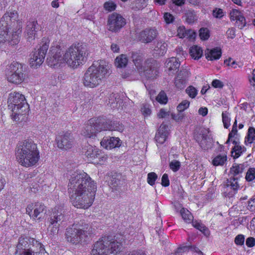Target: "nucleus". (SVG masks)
I'll return each mask as SVG.
<instances>
[{"instance_id": "nucleus-57", "label": "nucleus", "mask_w": 255, "mask_h": 255, "mask_svg": "<svg viewBox=\"0 0 255 255\" xmlns=\"http://www.w3.org/2000/svg\"><path fill=\"white\" fill-rule=\"evenodd\" d=\"M187 30L184 26H180L177 29V36L180 38H184Z\"/></svg>"}, {"instance_id": "nucleus-12", "label": "nucleus", "mask_w": 255, "mask_h": 255, "mask_svg": "<svg viewBox=\"0 0 255 255\" xmlns=\"http://www.w3.org/2000/svg\"><path fill=\"white\" fill-rule=\"evenodd\" d=\"M126 23V19L121 15L113 13L109 15L107 28L112 32L119 31Z\"/></svg>"}, {"instance_id": "nucleus-28", "label": "nucleus", "mask_w": 255, "mask_h": 255, "mask_svg": "<svg viewBox=\"0 0 255 255\" xmlns=\"http://www.w3.org/2000/svg\"><path fill=\"white\" fill-rule=\"evenodd\" d=\"M180 66V62L176 58L172 57L166 62V67L168 69L169 75L174 74Z\"/></svg>"}, {"instance_id": "nucleus-43", "label": "nucleus", "mask_w": 255, "mask_h": 255, "mask_svg": "<svg viewBox=\"0 0 255 255\" xmlns=\"http://www.w3.org/2000/svg\"><path fill=\"white\" fill-rule=\"evenodd\" d=\"M233 143L235 144L234 147L233 148V150L235 152V157L238 158L244 151L243 147L240 146L238 142L236 140H234Z\"/></svg>"}, {"instance_id": "nucleus-10", "label": "nucleus", "mask_w": 255, "mask_h": 255, "mask_svg": "<svg viewBox=\"0 0 255 255\" xmlns=\"http://www.w3.org/2000/svg\"><path fill=\"white\" fill-rule=\"evenodd\" d=\"M102 118L91 119L82 131V134L89 138H93L96 133L103 130Z\"/></svg>"}, {"instance_id": "nucleus-7", "label": "nucleus", "mask_w": 255, "mask_h": 255, "mask_svg": "<svg viewBox=\"0 0 255 255\" xmlns=\"http://www.w3.org/2000/svg\"><path fill=\"white\" fill-rule=\"evenodd\" d=\"M15 255H48L39 241L29 237H20L16 246Z\"/></svg>"}, {"instance_id": "nucleus-56", "label": "nucleus", "mask_w": 255, "mask_h": 255, "mask_svg": "<svg viewBox=\"0 0 255 255\" xmlns=\"http://www.w3.org/2000/svg\"><path fill=\"white\" fill-rule=\"evenodd\" d=\"M224 63L227 66H230L232 68L235 69L237 68V64L236 62L233 60L231 58L225 60Z\"/></svg>"}, {"instance_id": "nucleus-8", "label": "nucleus", "mask_w": 255, "mask_h": 255, "mask_svg": "<svg viewBox=\"0 0 255 255\" xmlns=\"http://www.w3.org/2000/svg\"><path fill=\"white\" fill-rule=\"evenodd\" d=\"M122 245L111 236L102 237L93 246L91 255H116Z\"/></svg>"}, {"instance_id": "nucleus-42", "label": "nucleus", "mask_w": 255, "mask_h": 255, "mask_svg": "<svg viewBox=\"0 0 255 255\" xmlns=\"http://www.w3.org/2000/svg\"><path fill=\"white\" fill-rule=\"evenodd\" d=\"M47 225V232L49 235L54 236L58 234L60 225L51 223H46Z\"/></svg>"}, {"instance_id": "nucleus-6", "label": "nucleus", "mask_w": 255, "mask_h": 255, "mask_svg": "<svg viewBox=\"0 0 255 255\" xmlns=\"http://www.w3.org/2000/svg\"><path fill=\"white\" fill-rule=\"evenodd\" d=\"M92 233L91 226L83 221L75 223L68 227L66 230L65 237L67 241L73 244L85 242Z\"/></svg>"}, {"instance_id": "nucleus-1", "label": "nucleus", "mask_w": 255, "mask_h": 255, "mask_svg": "<svg viewBox=\"0 0 255 255\" xmlns=\"http://www.w3.org/2000/svg\"><path fill=\"white\" fill-rule=\"evenodd\" d=\"M68 193L74 206L87 209L95 199L97 191L96 183L89 175L83 171L75 172L68 183Z\"/></svg>"}, {"instance_id": "nucleus-18", "label": "nucleus", "mask_w": 255, "mask_h": 255, "mask_svg": "<svg viewBox=\"0 0 255 255\" xmlns=\"http://www.w3.org/2000/svg\"><path fill=\"white\" fill-rule=\"evenodd\" d=\"M208 130L202 131L195 137L196 141L204 150H207L212 146L213 139L208 134Z\"/></svg>"}, {"instance_id": "nucleus-15", "label": "nucleus", "mask_w": 255, "mask_h": 255, "mask_svg": "<svg viewBox=\"0 0 255 255\" xmlns=\"http://www.w3.org/2000/svg\"><path fill=\"white\" fill-rule=\"evenodd\" d=\"M57 147L62 149L71 148L73 144V137L70 133L62 132L56 137Z\"/></svg>"}, {"instance_id": "nucleus-37", "label": "nucleus", "mask_w": 255, "mask_h": 255, "mask_svg": "<svg viewBox=\"0 0 255 255\" xmlns=\"http://www.w3.org/2000/svg\"><path fill=\"white\" fill-rule=\"evenodd\" d=\"M128 59L126 55L121 54L115 59V65L118 68L125 67L128 64Z\"/></svg>"}, {"instance_id": "nucleus-30", "label": "nucleus", "mask_w": 255, "mask_h": 255, "mask_svg": "<svg viewBox=\"0 0 255 255\" xmlns=\"http://www.w3.org/2000/svg\"><path fill=\"white\" fill-rule=\"evenodd\" d=\"M129 56L137 70H142L143 59L142 54L140 52H131Z\"/></svg>"}, {"instance_id": "nucleus-60", "label": "nucleus", "mask_w": 255, "mask_h": 255, "mask_svg": "<svg viewBox=\"0 0 255 255\" xmlns=\"http://www.w3.org/2000/svg\"><path fill=\"white\" fill-rule=\"evenodd\" d=\"M230 15L231 19L235 20L241 15V12L238 10L233 9L230 12Z\"/></svg>"}, {"instance_id": "nucleus-45", "label": "nucleus", "mask_w": 255, "mask_h": 255, "mask_svg": "<svg viewBox=\"0 0 255 255\" xmlns=\"http://www.w3.org/2000/svg\"><path fill=\"white\" fill-rule=\"evenodd\" d=\"M140 111L144 117H148L151 114L150 106L148 104H143L141 106Z\"/></svg>"}, {"instance_id": "nucleus-34", "label": "nucleus", "mask_w": 255, "mask_h": 255, "mask_svg": "<svg viewBox=\"0 0 255 255\" xmlns=\"http://www.w3.org/2000/svg\"><path fill=\"white\" fill-rule=\"evenodd\" d=\"M193 226L196 229L199 230L205 236H208L210 234V231L207 227H206L204 224H203L200 221H197L193 220L191 222Z\"/></svg>"}, {"instance_id": "nucleus-32", "label": "nucleus", "mask_w": 255, "mask_h": 255, "mask_svg": "<svg viewBox=\"0 0 255 255\" xmlns=\"http://www.w3.org/2000/svg\"><path fill=\"white\" fill-rule=\"evenodd\" d=\"M147 0H131L130 7L134 10H141L146 6Z\"/></svg>"}, {"instance_id": "nucleus-23", "label": "nucleus", "mask_w": 255, "mask_h": 255, "mask_svg": "<svg viewBox=\"0 0 255 255\" xmlns=\"http://www.w3.org/2000/svg\"><path fill=\"white\" fill-rule=\"evenodd\" d=\"M103 130H117L122 132L124 130V126L117 121H112L102 118Z\"/></svg>"}, {"instance_id": "nucleus-11", "label": "nucleus", "mask_w": 255, "mask_h": 255, "mask_svg": "<svg viewBox=\"0 0 255 255\" xmlns=\"http://www.w3.org/2000/svg\"><path fill=\"white\" fill-rule=\"evenodd\" d=\"M48 48L49 42H45L38 50L33 53L29 60L31 67L36 68L42 64Z\"/></svg>"}, {"instance_id": "nucleus-21", "label": "nucleus", "mask_w": 255, "mask_h": 255, "mask_svg": "<svg viewBox=\"0 0 255 255\" xmlns=\"http://www.w3.org/2000/svg\"><path fill=\"white\" fill-rule=\"evenodd\" d=\"M189 72L186 69L180 70L174 79V85L178 89H184L187 84Z\"/></svg>"}, {"instance_id": "nucleus-41", "label": "nucleus", "mask_w": 255, "mask_h": 255, "mask_svg": "<svg viewBox=\"0 0 255 255\" xmlns=\"http://www.w3.org/2000/svg\"><path fill=\"white\" fill-rule=\"evenodd\" d=\"M180 214L182 219L187 223H191L193 220V217L190 212L184 208L181 209Z\"/></svg>"}, {"instance_id": "nucleus-9", "label": "nucleus", "mask_w": 255, "mask_h": 255, "mask_svg": "<svg viewBox=\"0 0 255 255\" xmlns=\"http://www.w3.org/2000/svg\"><path fill=\"white\" fill-rule=\"evenodd\" d=\"M5 72L7 80L16 85L22 83L27 77L25 65L16 61L7 65Z\"/></svg>"}, {"instance_id": "nucleus-52", "label": "nucleus", "mask_w": 255, "mask_h": 255, "mask_svg": "<svg viewBox=\"0 0 255 255\" xmlns=\"http://www.w3.org/2000/svg\"><path fill=\"white\" fill-rule=\"evenodd\" d=\"M190 105V102L187 100L183 101L177 107V110L178 112H183L185 110L187 109Z\"/></svg>"}, {"instance_id": "nucleus-59", "label": "nucleus", "mask_w": 255, "mask_h": 255, "mask_svg": "<svg viewBox=\"0 0 255 255\" xmlns=\"http://www.w3.org/2000/svg\"><path fill=\"white\" fill-rule=\"evenodd\" d=\"M171 116L172 118L177 122L182 121L184 118V115L182 112H179L177 115L172 114Z\"/></svg>"}, {"instance_id": "nucleus-31", "label": "nucleus", "mask_w": 255, "mask_h": 255, "mask_svg": "<svg viewBox=\"0 0 255 255\" xmlns=\"http://www.w3.org/2000/svg\"><path fill=\"white\" fill-rule=\"evenodd\" d=\"M167 44L164 41H158L155 46L153 51L154 54L158 56L163 55L167 51Z\"/></svg>"}, {"instance_id": "nucleus-35", "label": "nucleus", "mask_w": 255, "mask_h": 255, "mask_svg": "<svg viewBox=\"0 0 255 255\" xmlns=\"http://www.w3.org/2000/svg\"><path fill=\"white\" fill-rule=\"evenodd\" d=\"M190 55L192 58L198 60L203 55L202 48L197 45H194L190 48Z\"/></svg>"}, {"instance_id": "nucleus-40", "label": "nucleus", "mask_w": 255, "mask_h": 255, "mask_svg": "<svg viewBox=\"0 0 255 255\" xmlns=\"http://www.w3.org/2000/svg\"><path fill=\"white\" fill-rule=\"evenodd\" d=\"M255 141V128L250 127L248 129L247 135L245 138L246 144H251Z\"/></svg>"}, {"instance_id": "nucleus-55", "label": "nucleus", "mask_w": 255, "mask_h": 255, "mask_svg": "<svg viewBox=\"0 0 255 255\" xmlns=\"http://www.w3.org/2000/svg\"><path fill=\"white\" fill-rule=\"evenodd\" d=\"M184 35V38L189 39L190 40H193L195 38L196 33L192 30L189 29L186 30Z\"/></svg>"}, {"instance_id": "nucleus-29", "label": "nucleus", "mask_w": 255, "mask_h": 255, "mask_svg": "<svg viewBox=\"0 0 255 255\" xmlns=\"http://www.w3.org/2000/svg\"><path fill=\"white\" fill-rule=\"evenodd\" d=\"M222 55V51L221 48L216 47L212 49H207L205 51L206 58L211 61L216 60L219 59Z\"/></svg>"}, {"instance_id": "nucleus-5", "label": "nucleus", "mask_w": 255, "mask_h": 255, "mask_svg": "<svg viewBox=\"0 0 255 255\" xmlns=\"http://www.w3.org/2000/svg\"><path fill=\"white\" fill-rule=\"evenodd\" d=\"M7 104L8 108L11 109V117L13 121L20 123L25 120L29 106L24 95L16 92L10 93Z\"/></svg>"}, {"instance_id": "nucleus-44", "label": "nucleus", "mask_w": 255, "mask_h": 255, "mask_svg": "<svg viewBox=\"0 0 255 255\" xmlns=\"http://www.w3.org/2000/svg\"><path fill=\"white\" fill-rule=\"evenodd\" d=\"M246 180L248 182H251L255 179V168L253 167H250L246 172L245 177Z\"/></svg>"}, {"instance_id": "nucleus-39", "label": "nucleus", "mask_w": 255, "mask_h": 255, "mask_svg": "<svg viewBox=\"0 0 255 255\" xmlns=\"http://www.w3.org/2000/svg\"><path fill=\"white\" fill-rule=\"evenodd\" d=\"M244 169V165L240 164L234 163L230 169V173L233 175V177H236V176L242 173Z\"/></svg>"}, {"instance_id": "nucleus-19", "label": "nucleus", "mask_w": 255, "mask_h": 255, "mask_svg": "<svg viewBox=\"0 0 255 255\" xmlns=\"http://www.w3.org/2000/svg\"><path fill=\"white\" fill-rule=\"evenodd\" d=\"M17 18L18 13L15 10L7 11L2 16L0 22L3 23L5 27L11 29L17 24Z\"/></svg>"}, {"instance_id": "nucleus-58", "label": "nucleus", "mask_w": 255, "mask_h": 255, "mask_svg": "<svg viewBox=\"0 0 255 255\" xmlns=\"http://www.w3.org/2000/svg\"><path fill=\"white\" fill-rule=\"evenodd\" d=\"M164 18L165 21L167 24H169L173 22L174 19V16L168 12H166L164 13Z\"/></svg>"}, {"instance_id": "nucleus-3", "label": "nucleus", "mask_w": 255, "mask_h": 255, "mask_svg": "<svg viewBox=\"0 0 255 255\" xmlns=\"http://www.w3.org/2000/svg\"><path fill=\"white\" fill-rule=\"evenodd\" d=\"M17 161L22 166H35L40 159L37 144L32 140H24L18 144L15 149Z\"/></svg>"}, {"instance_id": "nucleus-54", "label": "nucleus", "mask_w": 255, "mask_h": 255, "mask_svg": "<svg viewBox=\"0 0 255 255\" xmlns=\"http://www.w3.org/2000/svg\"><path fill=\"white\" fill-rule=\"evenodd\" d=\"M104 8L109 11L114 10L116 8V4L112 1H107L104 3Z\"/></svg>"}, {"instance_id": "nucleus-13", "label": "nucleus", "mask_w": 255, "mask_h": 255, "mask_svg": "<svg viewBox=\"0 0 255 255\" xmlns=\"http://www.w3.org/2000/svg\"><path fill=\"white\" fill-rule=\"evenodd\" d=\"M26 212L31 218L40 220L46 212V207L40 202L31 203L27 205Z\"/></svg>"}, {"instance_id": "nucleus-61", "label": "nucleus", "mask_w": 255, "mask_h": 255, "mask_svg": "<svg viewBox=\"0 0 255 255\" xmlns=\"http://www.w3.org/2000/svg\"><path fill=\"white\" fill-rule=\"evenodd\" d=\"M213 15L215 17L221 18L224 15L223 10L221 8H216L213 10Z\"/></svg>"}, {"instance_id": "nucleus-17", "label": "nucleus", "mask_w": 255, "mask_h": 255, "mask_svg": "<svg viewBox=\"0 0 255 255\" xmlns=\"http://www.w3.org/2000/svg\"><path fill=\"white\" fill-rule=\"evenodd\" d=\"M64 220L65 216L62 209L59 207H56L52 210L51 212L49 215L46 223L60 225Z\"/></svg>"}, {"instance_id": "nucleus-26", "label": "nucleus", "mask_w": 255, "mask_h": 255, "mask_svg": "<svg viewBox=\"0 0 255 255\" xmlns=\"http://www.w3.org/2000/svg\"><path fill=\"white\" fill-rule=\"evenodd\" d=\"M168 126L163 123L160 125L155 137L158 143L162 144L166 140L168 134Z\"/></svg>"}, {"instance_id": "nucleus-47", "label": "nucleus", "mask_w": 255, "mask_h": 255, "mask_svg": "<svg viewBox=\"0 0 255 255\" xmlns=\"http://www.w3.org/2000/svg\"><path fill=\"white\" fill-rule=\"evenodd\" d=\"M156 100L159 103L165 104L168 101L166 94L163 92H160L156 98Z\"/></svg>"}, {"instance_id": "nucleus-50", "label": "nucleus", "mask_w": 255, "mask_h": 255, "mask_svg": "<svg viewBox=\"0 0 255 255\" xmlns=\"http://www.w3.org/2000/svg\"><path fill=\"white\" fill-rule=\"evenodd\" d=\"M181 166L180 162L179 161L173 160L169 163L170 168L173 171H177Z\"/></svg>"}, {"instance_id": "nucleus-2", "label": "nucleus", "mask_w": 255, "mask_h": 255, "mask_svg": "<svg viewBox=\"0 0 255 255\" xmlns=\"http://www.w3.org/2000/svg\"><path fill=\"white\" fill-rule=\"evenodd\" d=\"M88 55L87 48L79 43L72 45L66 49L64 54L60 46L57 45L51 48L47 62L50 67H55L66 62L70 67L76 68L86 62Z\"/></svg>"}, {"instance_id": "nucleus-46", "label": "nucleus", "mask_w": 255, "mask_h": 255, "mask_svg": "<svg viewBox=\"0 0 255 255\" xmlns=\"http://www.w3.org/2000/svg\"><path fill=\"white\" fill-rule=\"evenodd\" d=\"M222 121L225 128H228L230 126V118L229 117V114L227 112H224L222 113Z\"/></svg>"}, {"instance_id": "nucleus-36", "label": "nucleus", "mask_w": 255, "mask_h": 255, "mask_svg": "<svg viewBox=\"0 0 255 255\" xmlns=\"http://www.w3.org/2000/svg\"><path fill=\"white\" fill-rule=\"evenodd\" d=\"M227 156L226 154H219L215 156L212 160V164L214 166H223L227 162Z\"/></svg>"}, {"instance_id": "nucleus-4", "label": "nucleus", "mask_w": 255, "mask_h": 255, "mask_svg": "<svg viewBox=\"0 0 255 255\" xmlns=\"http://www.w3.org/2000/svg\"><path fill=\"white\" fill-rule=\"evenodd\" d=\"M110 66L105 60L93 63L86 70L83 77V84L88 88H94L100 85L109 73Z\"/></svg>"}, {"instance_id": "nucleus-63", "label": "nucleus", "mask_w": 255, "mask_h": 255, "mask_svg": "<svg viewBox=\"0 0 255 255\" xmlns=\"http://www.w3.org/2000/svg\"><path fill=\"white\" fill-rule=\"evenodd\" d=\"M245 242V237L243 235H238L235 239V243L238 245H242Z\"/></svg>"}, {"instance_id": "nucleus-53", "label": "nucleus", "mask_w": 255, "mask_h": 255, "mask_svg": "<svg viewBox=\"0 0 255 255\" xmlns=\"http://www.w3.org/2000/svg\"><path fill=\"white\" fill-rule=\"evenodd\" d=\"M235 20L237 26L240 29H242L246 25L245 18L241 14Z\"/></svg>"}, {"instance_id": "nucleus-25", "label": "nucleus", "mask_w": 255, "mask_h": 255, "mask_svg": "<svg viewBox=\"0 0 255 255\" xmlns=\"http://www.w3.org/2000/svg\"><path fill=\"white\" fill-rule=\"evenodd\" d=\"M120 139L115 137H105L101 141V145L106 149H112L120 145Z\"/></svg>"}, {"instance_id": "nucleus-64", "label": "nucleus", "mask_w": 255, "mask_h": 255, "mask_svg": "<svg viewBox=\"0 0 255 255\" xmlns=\"http://www.w3.org/2000/svg\"><path fill=\"white\" fill-rule=\"evenodd\" d=\"M248 209L252 212H255V198L249 201Z\"/></svg>"}, {"instance_id": "nucleus-16", "label": "nucleus", "mask_w": 255, "mask_h": 255, "mask_svg": "<svg viewBox=\"0 0 255 255\" xmlns=\"http://www.w3.org/2000/svg\"><path fill=\"white\" fill-rule=\"evenodd\" d=\"M238 177H232L228 179L224 184L223 192L225 196L232 197L235 194L239 188Z\"/></svg>"}, {"instance_id": "nucleus-38", "label": "nucleus", "mask_w": 255, "mask_h": 255, "mask_svg": "<svg viewBox=\"0 0 255 255\" xmlns=\"http://www.w3.org/2000/svg\"><path fill=\"white\" fill-rule=\"evenodd\" d=\"M184 17L186 21L189 24L193 23L197 20V16L195 11L192 10H187L185 12Z\"/></svg>"}, {"instance_id": "nucleus-22", "label": "nucleus", "mask_w": 255, "mask_h": 255, "mask_svg": "<svg viewBox=\"0 0 255 255\" xmlns=\"http://www.w3.org/2000/svg\"><path fill=\"white\" fill-rule=\"evenodd\" d=\"M111 188L113 190L122 191L126 184L125 179L120 174H115L112 177L110 182Z\"/></svg>"}, {"instance_id": "nucleus-27", "label": "nucleus", "mask_w": 255, "mask_h": 255, "mask_svg": "<svg viewBox=\"0 0 255 255\" xmlns=\"http://www.w3.org/2000/svg\"><path fill=\"white\" fill-rule=\"evenodd\" d=\"M37 25V21H29L27 24L25 35L29 42L31 41L35 38Z\"/></svg>"}, {"instance_id": "nucleus-14", "label": "nucleus", "mask_w": 255, "mask_h": 255, "mask_svg": "<svg viewBox=\"0 0 255 255\" xmlns=\"http://www.w3.org/2000/svg\"><path fill=\"white\" fill-rule=\"evenodd\" d=\"M9 29L5 27L3 23L0 22V44L6 40L9 41L10 39L12 44H15L19 41V33L14 31L13 29L11 32Z\"/></svg>"}, {"instance_id": "nucleus-33", "label": "nucleus", "mask_w": 255, "mask_h": 255, "mask_svg": "<svg viewBox=\"0 0 255 255\" xmlns=\"http://www.w3.org/2000/svg\"><path fill=\"white\" fill-rule=\"evenodd\" d=\"M99 154H100V150L92 146H89L85 152L86 156L91 160L97 159Z\"/></svg>"}, {"instance_id": "nucleus-49", "label": "nucleus", "mask_w": 255, "mask_h": 255, "mask_svg": "<svg viewBox=\"0 0 255 255\" xmlns=\"http://www.w3.org/2000/svg\"><path fill=\"white\" fill-rule=\"evenodd\" d=\"M157 178V175L154 172L149 173L147 175V181L148 183L153 186L155 184V182Z\"/></svg>"}, {"instance_id": "nucleus-51", "label": "nucleus", "mask_w": 255, "mask_h": 255, "mask_svg": "<svg viewBox=\"0 0 255 255\" xmlns=\"http://www.w3.org/2000/svg\"><path fill=\"white\" fill-rule=\"evenodd\" d=\"M199 36L202 40H207L209 37V30L207 28H202L199 30Z\"/></svg>"}, {"instance_id": "nucleus-48", "label": "nucleus", "mask_w": 255, "mask_h": 255, "mask_svg": "<svg viewBox=\"0 0 255 255\" xmlns=\"http://www.w3.org/2000/svg\"><path fill=\"white\" fill-rule=\"evenodd\" d=\"M186 93L191 98H194L198 93L197 90L192 86H190L186 89Z\"/></svg>"}, {"instance_id": "nucleus-20", "label": "nucleus", "mask_w": 255, "mask_h": 255, "mask_svg": "<svg viewBox=\"0 0 255 255\" xmlns=\"http://www.w3.org/2000/svg\"><path fill=\"white\" fill-rule=\"evenodd\" d=\"M141 76L147 79H154L158 74L156 66L154 63H146V66L139 71Z\"/></svg>"}, {"instance_id": "nucleus-24", "label": "nucleus", "mask_w": 255, "mask_h": 255, "mask_svg": "<svg viewBox=\"0 0 255 255\" xmlns=\"http://www.w3.org/2000/svg\"><path fill=\"white\" fill-rule=\"evenodd\" d=\"M156 36V31L154 29H146L141 31L138 34V38L143 43L151 42Z\"/></svg>"}, {"instance_id": "nucleus-62", "label": "nucleus", "mask_w": 255, "mask_h": 255, "mask_svg": "<svg viewBox=\"0 0 255 255\" xmlns=\"http://www.w3.org/2000/svg\"><path fill=\"white\" fill-rule=\"evenodd\" d=\"M161 184L164 187H167L169 185V180L168 175L166 173L162 175L161 178Z\"/></svg>"}]
</instances>
